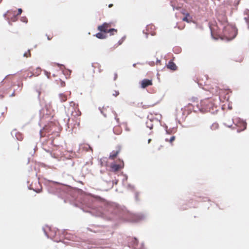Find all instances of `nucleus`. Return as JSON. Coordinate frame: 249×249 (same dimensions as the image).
Instances as JSON below:
<instances>
[{
  "instance_id": "obj_1",
  "label": "nucleus",
  "mask_w": 249,
  "mask_h": 249,
  "mask_svg": "<svg viewBox=\"0 0 249 249\" xmlns=\"http://www.w3.org/2000/svg\"><path fill=\"white\" fill-rule=\"evenodd\" d=\"M44 184L48 193L57 196L63 199L65 203L69 202L95 216L106 218L109 220H133L136 222L145 217L143 213L132 215L124 207L115 203L108 202L99 196L88 194L80 189L46 178H44Z\"/></svg>"
},
{
  "instance_id": "obj_2",
  "label": "nucleus",
  "mask_w": 249,
  "mask_h": 249,
  "mask_svg": "<svg viewBox=\"0 0 249 249\" xmlns=\"http://www.w3.org/2000/svg\"><path fill=\"white\" fill-rule=\"evenodd\" d=\"M196 106L201 112H213V111L214 104L213 102V99L206 98L201 100L199 103L197 102Z\"/></svg>"
},
{
  "instance_id": "obj_3",
  "label": "nucleus",
  "mask_w": 249,
  "mask_h": 249,
  "mask_svg": "<svg viewBox=\"0 0 249 249\" xmlns=\"http://www.w3.org/2000/svg\"><path fill=\"white\" fill-rule=\"evenodd\" d=\"M232 123H234L238 127V132H241L246 129L247 123L239 118H236L234 120L231 119V122H229L226 120L224 122V124L228 127H231L232 125Z\"/></svg>"
},
{
  "instance_id": "obj_4",
  "label": "nucleus",
  "mask_w": 249,
  "mask_h": 249,
  "mask_svg": "<svg viewBox=\"0 0 249 249\" xmlns=\"http://www.w3.org/2000/svg\"><path fill=\"white\" fill-rule=\"evenodd\" d=\"M59 157H51V159L50 160L49 164H46L44 163L39 162L38 165L39 167L49 168H56L55 166L57 167V164L59 161Z\"/></svg>"
},
{
  "instance_id": "obj_5",
  "label": "nucleus",
  "mask_w": 249,
  "mask_h": 249,
  "mask_svg": "<svg viewBox=\"0 0 249 249\" xmlns=\"http://www.w3.org/2000/svg\"><path fill=\"white\" fill-rule=\"evenodd\" d=\"M111 26V23L105 22L98 27V30L105 33H109L110 35H113L114 33L117 32V30L115 29H110Z\"/></svg>"
},
{
  "instance_id": "obj_6",
  "label": "nucleus",
  "mask_w": 249,
  "mask_h": 249,
  "mask_svg": "<svg viewBox=\"0 0 249 249\" xmlns=\"http://www.w3.org/2000/svg\"><path fill=\"white\" fill-rule=\"evenodd\" d=\"M109 167L111 168V171L113 172L118 171L124 168V161L120 159L118 160H114L110 163Z\"/></svg>"
},
{
  "instance_id": "obj_7",
  "label": "nucleus",
  "mask_w": 249,
  "mask_h": 249,
  "mask_svg": "<svg viewBox=\"0 0 249 249\" xmlns=\"http://www.w3.org/2000/svg\"><path fill=\"white\" fill-rule=\"evenodd\" d=\"M57 234L60 236V239L59 241L55 240H54V241H55L56 242H62L61 239L63 238H65V239H67L68 240H73L74 236L73 235L68 233L66 231V230H63V231H60L58 229H57Z\"/></svg>"
},
{
  "instance_id": "obj_8",
  "label": "nucleus",
  "mask_w": 249,
  "mask_h": 249,
  "mask_svg": "<svg viewBox=\"0 0 249 249\" xmlns=\"http://www.w3.org/2000/svg\"><path fill=\"white\" fill-rule=\"evenodd\" d=\"M101 112L105 116L107 117V116H109L111 115V114H113L114 116L115 119L116 120L117 123L119 124L120 121L119 119L117 117V115L116 113L112 110L111 108H110L109 107H103V108L101 109Z\"/></svg>"
},
{
  "instance_id": "obj_9",
  "label": "nucleus",
  "mask_w": 249,
  "mask_h": 249,
  "mask_svg": "<svg viewBox=\"0 0 249 249\" xmlns=\"http://www.w3.org/2000/svg\"><path fill=\"white\" fill-rule=\"evenodd\" d=\"M3 16L6 18L9 24H11V22H14L17 20L18 16L16 14V11L12 10L7 11Z\"/></svg>"
},
{
  "instance_id": "obj_10",
  "label": "nucleus",
  "mask_w": 249,
  "mask_h": 249,
  "mask_svg": "<svg viewBox=\"0 0 249 249\" xmlns=\"http://www.w3.org/2000/svg\"><path fill=\"white\" fill-rule=\"evenodd\" d=\"M58 129V126L53 122H51L48 125H46L44 128L43 130L45 132L48 133V135L53 134L55 132H57V130Z\"/></svg>"
},
{
  "instance_id": "obj_11",
  "label": "nucleus",
  "mask_w": 249,
  "mask_h": 249,
  "mask_svg": "<svg viewBox=\"0 0 249 249\" xmlns=\"http://www.w3.org/2000/svg\"><path fill=\"white\" fill-rule=\"evenodd\" d=\"M197 102L195 101H193V104L189 103L187 106L182 108L183 110V115H188L190 114L193 110H194V106L196 104Z\"/></svg>"
},
{
  "instance_id": "obj_12",
  "label": "nucleus",
  "mask_w": 249,
  "mask_h": 249,
  "mask_svg": "<svg viewBox=\"0 0 249 249\" xmlns=\"http://www.w3.org/2000/svg\"><path fill=\"white\" fill-rule=\"evenodd\" d=\"M47 228H48L49 230L51 231V233L50 234H49L47 231V230L44 228V227H42V230L45 235V236L48 238H51V239H53V237H54L55 236H56L57 234V229L56 230H54V231H53L51 228L48 227V226H47Z\"/></svg>"
},
{
  "instance_id": "obj_13",
  "label": "nucleus",
  "mask_w": 249,
  "mask_h": 249,
  "mask_svg": "<svg viewBox=\"0 0 249 249\" xmlns=\"http://www.w3.org/2000/svg\"><path fill=\"white\" fill-rule=\"evenodd\" d=\"M47 228H48L49 230L51 231V233L50 234H49L47 231V230L44 228V227H42V230L45 235V236L48 238H51V239H53V237H54L55 236H56L57 234V229L56 230H54V231H53L51 228L48 227V226H47Z\"/></svg>"
},
{
  "instance_id": "obj_14",
  "label": "nucleus",
  "mask_w": 249,
  "mask_h": 249,
  "mask_svg": "<svg viewBox=\"0 0 249 249\" xmlns=\"http://www.w3.org/2000/svg\"><path fill=\"white\" fill-rule=\"evenodd\" d=\"M116 157H103L99 160L100 165L102 167L109 166L110 163L108 162V160H114V158Z\"/></svg>"
},
{
  "instance_id": "obj_15",
  "label": "nucleus",
  "mask_w": 249,
  "mask_h": 249,
  "mask_svg": "<svg viewBox=\"0 0 249 249\" xmlns=\"http://www.w3.org/2000/svg\"><path fill=\"white\" fill-rule=\"evenodd\" d=\"M128 243L129 248H131L132 249H135L138 246L139 241L136 237L129 238L128 240Z\"/></svg>"
},
{
  "instance_id": "obj_16",
  "label": "nucleus",
  "mask_w": 249,
  "mask_h": 249,
  "mask_svg": "<svg viewBox=\"0 0 249 249\" xmlns=\"http://www.w3.org/2000/svg\"><path fill=\"white\" fill-rule=\"evenodd\" d=\"M140 84H141V87L142 88L145 89L148 86L152 85V84H153L152 80H149V79H144L142 80L140 82Z\"/></svg>"
},
{
  "instance_id": "obj_17",
  "label": "nucleus",
  "mask_w": 249,
  "mask_h": 249,
  "mask_svg": "<svg viewBox=\"0 0 249 249\" xmlns=\"http://www.w3.org/2000/svg\"><path fill=\"white\" fill-rule=\"evenodd\" d=\"M80 151L82 152H92V148L88 144H83L80 146Z\"/></svg>"
},
{
  "instance_id": "obj_18",
  "label": "nucleus",
  "mask_w": 249,
  "mask_h": 249,
  "mask_svg": "<svg viewBox=\"0 0 249 249\" xmlns=\"http://www.w3.org/2000/svg\"><path fill=\"white\" fill-rule=\"evenodd\" d=\"M71 157H66V158H64L65 166L72 167L73 166L74 162Z\"/></svg>"
},
{
  "instance_id": "obj_19",
  "label": "nucleus",
  "mask_w": 249,
  "mask_h": 249,
  "mask_svg": "<svg viewBox=\"0 0 249 249\" xmlns=\"http://www.w3.org/2000/svg\"><path fill=\"white\" fill-rule=\"evenodd\" d=\"M122 150V147L120 145H118L115 148V149L112 151L110 156H117L121 153Z\"/></svg>"
},
{
  "instance_id": "obj_20",
  "label": "nucleus",
  "mask_w": 249,
  "mask_h": 249,
  "mask_svg": "<svg viewBox=\"0 0 249 249\" xmlns=\"http://www.w3.org/2000/svg\"><path fill=\"white\" fill-rule=\"evenodd\" d=\"M166 67L168 69H170L172 71H176L177 70V66L174 63L172 60H170L168 64L166 65Z\"/></svg>"
},
{
  "instance_id": "obj_21",
  "label": "nucleus",
  "mask_w": 249,
  "mask_h": 249,
  "mask_svg": "<svg viewBox=\"0 0 249 249\" xmlns=\"http://www.w3.org/2000/svg\"><path fill=\"white\" fill-rule=\"evenodd\" d=\"M71 114L72 116L77 117L80 116L81 115V112L79 110L78 107H76V108H74L72 110H71Z\"/></svg>"
},
{
  "instance_id": "obj_22",
  "label": "nucleus",
  "mask_w": 249,
  "mask_h": 249,
  "mask_svg": "<svg viewBox=\"0 0 249 249\" xmlns=\"http://www.w3.org/2000/svg\"><path fill=\"white\" fill-rule=\"evenodd\" d=\"M66 157H59V161L57 164V167H64L65 166V162L64 160V158Z\"/></svg>"
},
{
  "instance_id": "obj_23",
  "label": "nucleus",
  "mask_w": 249,
  "mask_h": 249,
  "mask_svg": "<svg viewBox=\"0 0 249 249\" xmlns=\"http://www.w3.org/2000/svg\"><path fill=\"white\" fill-rule=\"evenodd\" d=\"M182 20L184 21H186L188 23H189L192 21V18L190 16V14L188 13H187L186 16H185V17L183 18Z\"/></svg>"
},
{
  "instance_id": "obj_24",
  "label": "nucleus",
  "mask_w": 249,
  "mask_h": 249,
  "mask_svg": "<svg viewBox=\"0 0 249 249\" xmlns=\"http://www.w3.org/2000/svg\"><path fill=\"white\" fill-rule=\"evenodd\" d=\"M219 128V124L217 123H213L210 126V129L212 131H215Z\"/></svg>"
},
{
  "instance_id": "obj_25",
  "label": "nucleus",
  "mask_w": 249,
  "mask_h": 249,
  "mask_svg": "<svg viewBox=\"0 0 249 249\" xmlns=\"http://www.w3.org/2000/svg\"><path fill=\"white\" fill-rule=\"evenodd\" d=\"M175 140H176V136H172L170 138H166L165 141L166 142H169L170 144L173 145V142L175 141Z\"/></svg>"
},
{
  "instance_id": "obj_26",
  "label": "nucleus",
  "mask_w": 249,
  "mask_h": 249,
  "mask_svg": "<svg viewBox=\"0 0 249 249\" xmlns=\"http://www.w3.org/2000/svg\"><path fill=\"white\" fill-rule=\"evenodd\" d=\"M95 36L99 39H104L106 37V35L102 33H98Z\"/></svg>"
},
{
  "instance_id": "obj_27",
  "label": "nucleus",
  "mask_w": 249,
  "mask_h": 249,
  "mask_svg": "<svg viewBox=\"0 0 249 249\" xmlns=\"http://www.w3.org/2000/svg\"><path fill=\"white\" fill-rule=\"evenodd\" d=\"M59 98L62 102H65L67 100V96L63 93H61L59 94Z\"/></svg>"
},
{
  "instance_id": "obj_28",
  "label": "nucleus",
  "mask_w": 249,
  "mask_h": 249,
  "mask_svg": "<svg viewBox=\"0 0 249 249\" xmlns=\"http://www.w3.org/2000/svg\"><path fill=\"white\" fill-rule=\"evenodd\" d=\"M88 172V169L87 168V165H86L85 166H84L83 167L82 169L81 173L82 176H83L84 175L86 174Z\"/></svg>"
},
{
  "instance_id": "obj_29",
  "label": "nucleus",
  "mask_w": 249,
  "mask_h": 249,
  "mask_svg": "<svg viewBox=\"0 0 249 249\" xmlns=\"http://www.w3.org/2000/svg\"><path fill=\"white\" fill-rule=\"evenodd\" d=\"M93 67L95 69V68H98V72H100L102 71V70L101 69V65L98 64V63H94L93 64Z\"/></svg>"
},
{
  "instance_id": "obj_30",
  "label": "nucleus",
  "mask_w": 249,
  "mask_h": 249,
  "mask_svg": "<svg viewBox=\"0 0 249 249\" xmlns=\"http://www.w3.org/2000/svg\"><path fill=\"white\" fill-rule=\"evenodd\" d=\"M16 137L17 139L19 141H22L23 139L22 134L20 133H17L16 134Z\"/></svg>"
},
{
  "instance_id": "obj_31",
  "label": "nucleus",
  "mask_w": 249,
  "mask_h": 249,
  "mask_svg": "<svg viewBox=\"0 0 249 249\" xmlns=\"http://www.w3.org/2000/svg\"><path fill=\"white\" fill-rule=\"evenodd\" d=\"M23 56L26 58H28V57H31V52H30V50H28L26 52H25L24 54H23Z\"/></svg>"
},
{
  "instance_id": "obj_32",
  "label": "nucleus",
  "mask_w": 249,
  "mask_h": 249,
  "mask_svg": "<svg viewBox=\"0 0 249 249\" xmlns=\"http://www.w3.org/2000/svg\"><path fill=\"white\" fill-rule=\"evenodd\" d=\"M70 107H72V109L76 108V107H78V105H76L74 102H71L70 103Z\"/></svg>"
},
{
  "instance_id": "obj_33",
  "label": "nucleus",
  "mask_w": 249,
  "mask_h": 249,
  "mask_svg": "<svg viewBox=\"0 0 249 249\" xmlns=\"http://www.w3.org/2000/svg\"><path fill=\"white\" fill-rule=\"evenodd\" d=\"M127 189H130L132 191H134L135 190V187L134 185L129 183L127 184Z\"/></svg>"
},
{
  "instance_id": "obj_34",
  "label": "nucleus",
  "mask_w": 249,
  "mask_h": 249,
  "mask_svg": "<svg viewBox=\"0 0 249 249\" xmlns=\"http://www.w3.org/2000/svg\"><path fill=\"white\" fill-rule=\"evenodd\" d=\"M35 75V74L34 73H33V72H32L27 71L26 72V78L27 77H31L33 75Z\"/></svg>"
},
{
  "instance_id": "obj_35",
  "label": "nucleus",
  "mask_w": 249,
  "mask_h": 249,
  "mask_svg": "<svg viewBox=\"0 0 249 249\" xmlns=\"http://www.w3.org/2000/svg\"><path fill=\"white\" fill-rule=\"evenodd\" d=\"M140 193L139 192H136L135 193V199L136 201H139L140 200L139 198V195Z\"/></svg>"
},
{
  "instance_id": "obj_36",
  "label": "nucleus",
  "mask_w": 249,
  "mask_h": 249,
  "mask_svg": "<svg viewBox=\"0 0 249 249\" xmlns=\"http://www.w3.org/2000/svg\"><path fill=\"white\" fill-rule=\"evenodd\" d=\"M92 246L90 245H86L85 244L84 246H83V248L84 249H91Z\"/></svg>"
},
{
  "instance_id": "obj_37",
  "label": "nucleus",
  "mask_w": 249,
  "mask_h": 249,
  "mask_svg": "<svg viewBox=\"0 0 249 249\" xmlns=\"http://www.w3.org/2000/svg\"><path fill=\"white\" fill-rule=\"evenodd\" d=\"M42 188L41 187L40 188L38 189H33V190L36 192V193H40L42 192Z\"/></svg>"
},
{
  "instance_id": "obj_38",
  "label": "nucleus",
  "mask_w": 249,
  "mask_h": 249,
  "mask_svg": "<svg viewBox=\"0 0 249 249\" xmlns=\"http://www.w3.org/2000/svg\"><path fill=\"white\" fill-rule=\"evenodd\" d=\"M119 94V92L117 90H114L112 93V95L117 97Z\"/></svg>"
},
{
  "instance_id": "obj_39",
  "label": "nucleus",
  "mask_w": 249,
  "mask_h": 249,
  "mask_svg": "<svg viewBox=\"0 0 249 249\" xmlns=\"http://www.w3.org/2000/svg\"><path fill=\"white\" fill-rule=\"evenodd\" d=\"M59 83L61 87H64L65 86V82L62 81L61 80H59Z\"/></svg>"
},
{
  "instance_id": "obj_40",
  "label": "nucleus",
  "mask_w": 249,
  "mask_h": 249,
  "mask_svg": "<svg viewBox=\"0 0 249 249\" xmlns=\"http://www.w3.org/2000/svg\"><path fill=\"white\" fill-rule=\"evenodd\" d=\"M124 178L122 179V182H124L125 181H126L127 180V178H128V176L126 174L124 175Z\"/></svg>"
},
{
  "instance_id": "obj_41",
  "label": "nucleus",
  "mask_w": 249,
  "mask_h": 249,
  "mask_svg": "<svg viewBox=\"0 0 249 249\" xmlns=\"http://www.w3.org/2000/svg\"><path fill=\"white\" fill-rule=\"evenodd\" d=\"M22 10L21 8H19L18 9V13L17 14V16L20 15L22 13Z\"/></svg>"
},
{
  "instance_id": "obj_42",
  "label": "nucleus",
  "mask_w": 249,
  "mask_h": 249,
  "mask_svg": "<svg viewBox=\"0 0 249 249\" xmlns=\"http://www.w3.org/2000/svg\"><path fill=\"white\" fill-rule=\"evenodd\" d=\"M21 20L23 22H27V19L26 18H24V17H22L21 18Z\"/></svg>"
},
{
  "instance_id": "obj_43",
  "label": "nucleus",
  "mask_w": 249,
  "mask_h": 249,
  "mask_svg": "<svg viewBox=\"0 0 249 249\" xmlns=\"http://www.w3.org/2000/svg\"><path fill=\"white\" fill-rule=\"evenodd\" d=\"M118 179H115L114 180H112V184H117L118 183Z\"/></svg>"
},
{
  "instance_id": "obj_44",
  "label": "nucleus",
  "mask_w": 249,
  "mask_h": 249,
  "mask_svg": "<svg viewBox=\"0 0 249 249\" xmlns=\"http://www.w3.org/2000/svg\"><path fill=\"white\" fill-rule=\"evenodd\" d=\"M145 249V248H144V243H142L141 244V247H140V249Z\"/></svg>"
},
{
  "instance_id": "obj_45",
  "label": "nucleus",
  "mask_w": 249,
  "mask_h": 249,
  "mask_svg": "<svg viewBox=\"0 0 249 249\" xmlns=\"http://www.w3.org/2000/svg\"><path fill=\"white\" fill-rule=\"evenodd\" d=\"M203 199H204V201H211L210 199L208 197H204Z\"/></svg>"
},
{
  "instance_id": "obj_46",
  "label": "nucleus",
  "mask_w": 249,
  "mask_h": 249,
  "mask_svg": "<svg viewBox=\"0 0 249 249\" xmlns=\"http://www.w3.org/2000/svg\"><path fill=\"white\" fill-rule=\"evenodd\" d=\"M53 38V36H47V38L48 40H51Z\"/></svg>"
},
{
  "instance_id": "obj_47",
  "label": "nucleus",
  "mask_w": 249,
  "mask_h": 249,
  "mask_svg": "<svg viewBox=\"0 0 249 249\" xmlns=\"http://www.w3.org/2000/svg\"><path fill=\"white\" fill-rule=\"evenodd\" d=\"M117 78V74L116 73L114 74V80H115Z\"/></svg>"
},
{
  "instance_id": "obj_48",
  "label": "nucleus",
  "mask_w": 249,
  "mask_h": 249,
  "mask_svg": "<svg viewBox=\"0 0 249 249\" xmlns=\"http://www.w3.org/2000/svg\"><path fill=\"white\" fill-rule=\"evenodd\" d=\"M147 126H148V127H149L150 129H152V128H153V124H151V125H149V126L147 125Z\"/></svg>"
},
{
  "instance_id": "obj_49",
  "label": "nucleus",
  "mask_w": 249,
  "mask_h": 249,
  "mask_svg": "<svg viewBox=\"0 0 249 249\" xmlns=\"http://www.w3.org/2000/svg\"><path fill=\"white\" fill-rule=\"evenodd\" d=\"M28 189L29 190H33L34 189L33 188H32L31 185L28 187Z\"/></svg>"
},
{
  "instance_id": "obj_50",
  "label": "nucleus",
  "mask_w": 249,
  "mask_h": 249,
  "mask_svg": "<svg viewBox=\"0 0 249 249\" xmlns=\"http://www.w3.org/2000/svg\"><path fill=\"white\" fill-rule=\"evenodd\" d=\"M30 160H31V158H28V163H29L30 162Z\"/></svg>"
},
{
  "instance_id": "obj_51",
  "label": "nucleus",
  "mask_w": 249,
  "mask_h": 249,
  "mask_svg": "<svg viewBox=\"0 0 249 249\" xmlns=\"http://www.w3.org/2000/svg\"><path fill=\"white\" fill-rule=\"evenodd\" d=\"M112 6H113V4H109V5H108V7H109V8L112 7Z\"/></svg>"
},
{
  "instance_id": "obj_52",
  "label": "nucleus",
  "mask_w": 249,
  "mask_h": 249,
  "mask_svg": "<svg viewBox=\"0 0 249 249\" xmlns=\"http://www.w3.org/2000/svg\"><path fill=\"white\" fill-rule=\"evenodd\" d=\"M37 71L38 73H40V69H37Z\"/></svg>"
},
{
  "instance_id": "obj_53",
  "label": "nucleus",
  "mask_w": 249,
  "mask_h": 249,
  "mask_svg": "<svg viewBox=\"0 0 249 249\" xmlns=\"http://www.w3.org/2000/svg\"><path fill=\"white\" fill-rule=\"evenodd\" d=\"M187 13V12H186H186H182V14H183V15H185V16H186V13Z\"/></svg>"
},
{
  "instance_id": "obj_54",
  "label": "nucleus",
  "mask_w": 249,
  "mask_h": 249,
  "mask_svg": "<svg viewBox=\"0 0 249 249\" xmlns=\"http://www.w3.org/2000/svg\"><path fill=\"white\" fill-rule=\"evenodd\" d=\"M80 125V120H79L78 122L77 123V125L79 126Z\"/></svg>"
},
{
  "instance_id": "obj_55",
  "label": "nucleus",
  "mask_w": 249,
  "mask_h": 249,
  "mask_svg": "<svg viewBox=\"0 0 249 249\" xmlns=\"http://www.w3.org/2000/svg\"><path fill=\"white\" fill-rule=\"evenodd\" d=\"M151 139H149L148 141V143H149L151 142Z\"/></svg>"
},
{
  "instance_id": "obj_56",
  "label": "nucleus",
  "mask_w": 249,
  "mask_h": 249,
  "mask_svg": "<svg viewBox=\"0 0 249 249\" xmlns=\"http://www.w3.org/2000/svg\"><path fill=\"white\" fill-rule=\"evenodd\" d=\"M38 95L39 96V95H40V91H38Z\"/></svg>"
},
{
  "instance_id": "obj_57",
  "label": "nucleus",
  "mask_w": 249,
  "mask_h": 249,
  "mask_svg": "<svg viewBox=\"0 0 249 249\" xmlns=\"http://www.w3.org/2000/svg\"><path fill=\"white\" fill-rule=\"evenodd\" d=\"M243 59L242 58H241L240 61L241 62L242 61Z\"/></svg>"
},
{
  "instance_id": "obj_58",
  "label": "nucleus",
  "mask_w": 249,
  "mask_h": 249,
  "mask_svg": "<svg viewBox=\"0 0 249 249\" xmlns=\"http://www.w3.org/2000/svg\"><path fill=\"white\" fill-rule=\"evenodd\" d=\"M35 175L36 176H37V173H36Z\"/></svg>"
}]
</instances>
